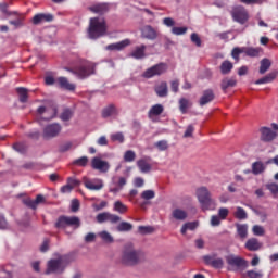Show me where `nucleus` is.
I'll return each mask as SVG.
<instances>
[{
  "label": "nucleus",
  "mask_w": 278,
  "mask_h": 278,
  "mask_svg": "<svg viewBox=\"0 0 278 278\" xmlns=\"http://www.w3.org/2000/svg\"><path fill=\"white\" fill-rule=\"evenodd\" d=\"M147 261L146 253L142 250L136 249L132 243L125 245L122 254V263L128 267H135L143 264Z\"/></svg>",
  "instance_id": "1"
},
{
  "label": "nucleus",
  "mask_w": 278,
  "mask_h": 278,
  "mask_svg": "<svg viewBox=\"0 0 278 278\" xmlns=\"http://www.w3.org/2000/svg\"><path fill=\"white\" fill-rule=\"evenodd\" d=\"M65 70L76 75L79 79H86L96 74V64L90 61H85L76 67H66Z\"/></svg>",
  "instance_id": "2"
},
{
  "label": "nucleus",
  "mask_w": 278,
  "mask_h": 278,
  "mask_svg": "<svg viewBox=\"0 0 278 278\" xmlns=\"http://www.w3.org/2000/svg\"><path fill=\"white\" fill-rule=\"evenodd\" d=\"M106 23L104 18L93 17L90 20L88 36L90 39H98L105 35Z\"/></svg>",
  "instance_id": "3"
},
{
  "label": "nucleus",
  "mask_w": 278,
  "mask_h": 278,
  "mask_svg": "<svg viewBox=\"0 0 278 278\" xmlns=\"http://www.w3.org/2000/svg\"><path fill=\"white\" fill-rule=\"evenodd\" d=\"M197 195L203 211H214L216 208V201L212 199V194L206 187L198 188Z\"/></svg>",
  "instance_id": "4"
},
{
  "label": "nucleus",
  "mask_w": 278,
  "mask_h": 278,
  "mask_svg": "<svg viewBox=\"0 0 278 278\" xmlns=\"http://www.w3.org/2000/svg\"><path fill=\"white\" fill-rule=\"evenodd\" d=\"M197 195L203 211H214L216 208V201L212 199V194L206 187L198 188Z\"/></svg>",
  "instance_id": "5"
},
{
  "label": "nucleus",
  "mask_w": 278,
  "mask_h": 278,
  "mask_svg": "<svg viewBox=\"0 0 278 278\" xmlns=\"http://www.w3.org/2000/svg\"><path fill=\"white\" fill-rule=\"evenodd\" d=\"M67 266L66 260L64 257L52 258L47 264L46 275H61L65 271Z\"/></svg>",
  "instance_id": "6"
},
{
  "label": "nucleus",
  "mask_w": 278,
  "mask_h": 278,
  "mask_svg": "<svg viewBox=\"0 0 278 278\" xmlns=\"http://www.w3.org/2000/svg\"><path fill=\"white\" fill-rule=\"evenodd\" d=\"M81 225L80 218L77 216H60L55 223L56 229H65L72 227L78 229Z\"/></svg>",
  "instance_id": "7"
},
{
  "label": "nucleus",
  "mask_w": 278,
  "mask_h": 278,
  "mask_svg": "<svg viewBox=\"0 0 278 278\" xmlns=\"http://www.w3.org/2000/svg\"><path fill=\"white\" fill-rule=\"evenodd\" d=\"M226 263L232 267V271L244 270L249 267V262L243 257L233 254L226 256Z\"/></svg>",
  "instance_id": "8"
},
{
  "label": "nucleus",
  "mask_w": 278,
  "mask_h": 278,
  "mask_svg": "<svg viewBox=\"0 0 278 278\" xmlns=\"http://www.w3.org/2000/svg\"><path fill=\"white\" fill-rule=\"evenodd\" d=\"M230 14L232 15V20L241 25L249 21V13L242 5L235 7Z\"/></svg>",
  "instance_id": "9"
},
{
  "label": "nucleus",
  "mask_w": 278,
  "mask_h": 278,
  "mask_svg": "<svg viewBox=\"0 0 278 278\" xmlns=\"http://www.w3.org/2000/svg\"><path fill=\"white\" fill-rule=\"evenodd\" d=\"M260 140L262 142H273L278 137V132L274 131L271 128L263 126L258 129Z\"/></svg>",
  "instance_id": "10"
},
{
  "label": "nucleus",
  "mask_w": 278,
  "mask_h": 278,
  "mask_svg": "<svg viewBox=\"0 0 278 278\" xmlns=\"http://www.w3.org/2000/svg\"><path fill=\"white\" fill-rule=\"evenodd\" d=\"M62 131V126L59 123L50 124L43 129V138L50 140V138H56Z\"/></svg>",
  "instance_id": "11"
},
{
  "label": "nucleus",
  "mask_w": 278,
  "mask_h": 278,
  "mask_svg": "<svg viewBox=\"0 0 278 278\" xmlns=\"http://www.w3.org/2000/svg\"><path fill=\"white\" fill-rule=\"evenodd\" d=\"M166 71H167V65L165 63H159V64L148 68L144 72L143 77L152 78L154 76H160V75L164 74Z\"/></svg>",
  "instance_id": "12"
},
{
  "label": "nucleus",
  "mask_w": 278,
  "mask_h": 278,
  "mask_svg": "<svg viewBox=\"0 0 278 278\" xmlns=\"http://www.w3.org/2000/svg\"><path fill=\"white\" fill-rule=\"evenodd\" d=\"M91 166L93 170H98L99 173H109L111 165L108 161H103L101 157L96 156L91 161Z\"/></svg>",
  "instance_id": "13"
},
{
  "label": "nucleus",
  "mask_w": 278,
  "mask_h": 278,
  "mask_svg": "<svg viewBox=\"0 0 278 278\" xmlns=\"http://www.w3.org/2000/svg\"><path fill=\"white\" fill-rule=\"evenodd\" d=\"M202 260L204 261V264H206V266H211L215 269H223L224 267V261L223 258H216V254L213 255H204L202 257Z\"/></svg>",
  "instance_id": "14"
},
{
  "label": "nucleus",
  "mask_w": 278,
  "mask_h": 278,
  "mask_svg": "<svg viewBox=\"0 0 278 278\" xmlns=\"http://www.w3.org/2000/svg\"><path fill=\"white\" fill-rule=\"evenodd\" d=\"M97 222L99 224H104L106 222H110L111 224H117L121 222V217L118 215L104 212V213L98 214Z\"/></svg>",
  "instance_id": "15"
},
{
  "label": "nucleus",
  "mask_w": 278,
  "mask_h": 278,
  "mask_svg": "<svg viewBox=\"0 0 278 278\" xmlns=\"http://www.w3.org/2000/svg\"><path fill=\"white\" fill-rule=\"evenodd\" d=\"M45 202H46V199L42 194H38L36 197V200H33L30 198H26L23 200V204L34 211L37 210L38 205L43 204Z\"/></svg>",
  "instance_id": "16"
},
{
  "label": "nucleus",
  "mask_w": 278,
  "mask_h": 278,
  "mask_svg": "<svg viewBox=\"0 0 278 278\" xmlns=\"http://www.w3.org/2000/svg\"><path fill=\"white\" fill-rule=\"evenodd\" d=\"M85 187L90 191H100L103 189L104 184L101 179H87L85 180Z\"/></svg>",
  "instance_id": "17"
},
{
  "label": "nucleus",
  "mask_w": 278,
  "mask_h": 278,
  "mask_svg": "<svg viewBox=\"0 0 278 278\" xmlns=\"http://www.w3.org/2000/svg\"><path fill=\"white\" fill-rule=\"evenodd\" d=\"M38 114H48V116L45 117V121H52V118H55L58 114V109L56 106H51L49 109L46 106H39Z\"/></svg>",
  "instance_id": "18"
},
{
  "label": "nucleus",
  "mask_w": 278,
  "mask_h": 278,
  "mask_svg": "<svg viewBox=\"0 0 278 278\" xmlns=\"http://www.w3.org/2000/svg\"><path fill=\"white\" fill-rule=\"evenodd\" d=\"M215 99V93L212 89H206L202 92V97H200V106L203 108L207 105V103H212Z\"/></svg>",
  "instance_id": "19"
},
{
  "label": "nucleus",
  "mask_w": 278,
  "mask_h": 278,
  "mask_svg": "<svg viewBox=\"0 0 278 278\" xmlns=\"http://www.w3.org/2000/svg\"><path fill=\"white\" fill-rule=\"evenodd\" d=\"M141 34L148 40H155L157 38V31L151 25L144 26L141 29Z\"/></svg>",
  "instance_id": "20"
},
{
  "label": "nucleus",
  "mask_w": 278,
  "mask_h": 278,
  "mask_svg": "<svg viewBox=\"0 0 278 278\" xmlns=\"http://www.w3.org/2000/svg\"><path fill=\"white\" fill-rule=\"evenodd\" d=\"M244 248L250 252H256L262 249V244L256 238H250L247 240Z\"/></svg>",
  "instance_id": "21"
},
{
  "label": "nucleus",
  "mask_w": 278,
  "mask_h": 278,
  "mask_svg": "<svg viewBox=\"0 0 278 278\" xmlns=\"http://www.w3.org/2000/svg\"><path fill=\"white\" fill-rule=\"evenodd\" d=\"M56 83L60 86V88L65 89L67 91H75L76 89V85L70 83V80L64 76L59 77L56 79Z\"/></svg>",
  "instance_id": "22"
},
{
  "label": "nucleus",
  "mask_w": 278,
  "mask_h": 278,
  "mask_svg": "<svg viewBox=\"0 0 278 278\" xmlns=\"http://www.w3.org/2000/svg\"><path fill=\"white\" fill-rule=\"evenodd\" d=\"M277 76H278V70H275L268 73L266 76L255 80L254 84L256 85L268 84L274 81L277 78Z\"/></svg>",
  "instance_id": "23"
},
{
  "label": "nucleus",
  "mask_w": 278,
  "mask_h": 278,
  "mask_svg": "<svg viewBox=\"0 0 278 278\" xmlns=\"http://www.w3.org/2000/svg\"><path fill=\"white\" fill-rule=\"evenodd\" d=\"M54 20V16L50 13L46 14V13H40V14H37L34 16L33 18V23L35 25H38L40 23H43V22H52Z\"/></svg>",
  "instance_id": "24"
},
{
  "label": "nucleus",
  "mask_w": 278,
  "mask_h": 278,
  "mask_svg": "<svg viewBox=\"0 0 278 278\" xmlns=\"http://www.w3.org/2000/svg\"><path fill=\"white\" fill-rule=\"evenodd\" d=\"M265 170H266V165L261 161H256L251 165L252 175H262L263 173H265Z\"/></svg>",
  "instance_id": "25"
},
{
  "label": "nucleus",
  "mask_w": 278,
  "mask_h": 278,
  "mask_svg": "<svg viewBox=\"0 0 278 278\" xmlns=\"http://www.w3.org/2000/svg\"><path fill=\"white\" fill-rule=\"evenodd\" d=\"M164 112V106L162 104H154L152 108H150V111H148V118L152 119L154 116H161Z\"/></svg>",
  "instance_id": "26"
},
{
  "label": "nucleus",
  "mask_w": 278,
  "mask_h": 278,
  "mask_svg": "<svg viewBox=\"0 0 278 278\" xmlns=\"http://www.w3.org/2000/svg\"><path fill=\"white\" fill-rule=\"evenodd\" d=\"M90 11L98 14H104L110 10V7L108 3H98L89 8Z\"/></svg>",
  "instance_id": "27"
},
{
  "label": "nucleus",
  "mask_w": 278,
  "mask_h": 278,
  "mask_svg": "<svg viewBox=\"0 0 278 278\" xmlns=\"http://www.w3.org/2000/svg\"><path fill=\"white\" fill-rule=\"evenodd\" d=\"M131 42L129 39H125L121 42H116V43H112V45H109L106 47L108 50H111V51H114V50H123L124 48H126L127 46H129Z\"/></svg>",
  "instance_id": "28"
},
{
  "label": "nucleus",
  "mask_w": 278,
  "mask_h": 278,
  "mask_svg": "<svg viewBox=\"0 0 278 278\" xmlns=\"http://www.w3.org/2000/svg\"><path fill=\"white\" fill-rule=\"evenodd\" d=\"M154 91L156 92V96H159V97H166L168 94L167 83L163 81V83L159 84V86H156L154 88Z\"/></svg>",
  "instance_id": "29"
},
{
  "label": "nucleus",
  "mask_w": 278,
  "mask_h": 278,
  "mask_svg": "<svg viewBox=\"0 0 278 278\" xmlns=\"http://www.w3.org/2000/svg\"><path fill=\"white\" fill-rule=\"evenodd\" d=\"M146 50L147 47L144 45L136 47V49L131 52L130 56L137 60L143 59L146 56Z\"/></svg>",
  "instance_id": "30"
},
{
  "label": "nucleus",
  "mask_w": 278,
  "mask_h": 278,
  "mask_svg": "<svg viewBox=\"0 0 278 278\" xmlns=\"http://www.w3.org/2000/svg\"><path fill=\"white\" fill-rule=\"evenodd\" d=\"M172 217L178 222H185L188 217V214L181 208H176L174 212H172Z\"/></svg>",
  "instance_id": "31"
},
{
  "label": "nucleus",
  "mask_w": 278,
  "mask_h": 278,
  "mask_svg": "<svg viewBox=\"0 0 278 278\" xmlns=\"http://www.w3.org/2000/svg\"><path fill=\"white\" fill-rule=\"evenodd\" d=\"M198 223L197 222H189V223H185V225H182V228H180V233L182 236H186L187 231H194L198 228Z\"/></svg>",
  "instance_id": "32"
},
{
  "label": "nucleus",
  "mask_w": 278,
  "mask_h": 278,
  "mask_svg": "<svg viewBox=\"0 0 278 278\" xmlns=\"http://www.w3.org/2000/svg\"><path fill=\"white\" fill-rule=\"evenodd\" d=\"M270 66H271V61L267 58H264L260 62L258 73L261 75L265 74L270 68Z\"/></svg>",
  "instance_id": "33"
},
{
  "label": "nucleus",
  "mask_w": 278,
  "mask_h": 278,
  "mask_svg": "<svg viewBox=\"0 0 278 278\" xmlns=\"http://www.w3.org/2000/svg\"><path fill=\"white\" fill-rule=\"evenodd\" d=\"M178 105L180 108V113L187 114L189 108L192 105V103L186 99V98H180V101H178Z\"/></svg>",
  "instance_id": "34"
},
{
  "label": "nucleus",
  "mask_w": 278,
  "mask_h": 278,
  "mask_svg": "<svg viewBox=\"0 0 278 278\" xmlns=\"http://www.w3.org/2000/svg\"><path fill=\"white\" fill-rule=\"evenodd\" d=\"M138 167L140 168L141 173H150L151 165L148 162V159H141L137 163Z\"/></svg>",
  "instance_id": "35"
},
{
  "label": "nucleus",
  "mask_w": 278,
  "mask_h": 278,
  "mask_svg": "<svg viewBox=\"0 0 278 278\" xmlns=\"http://www.w3.org/2000/svg\"><path fill=\"white\" fill-rule=\"evenodd\" d=\"M261 49L253 47H243V53L251 58H257L260 55Z\"/></svg>",
  "instance_id": "36"
},
{
  "label": "nucleus",
  "mask_w": 278,
  "mask_h": 278,
  "mask_svg": "<svg viewBox=\"0 0 278 278\" xmlns=\"http://www.w3.org/2000/svg\"><path fill=\"white\" fill-rule=\"evenodd\" d=\"M134 229L132 224L128 222H122L117 227L116 230L118 232H130Z\"/></svg>",
  "instance_id": "37"
},
{
  "label": "nucleus",
  "mask_w": 278,
  "mask_h": 278,
  "mask_svg": "<svg viewBox=\"0 0 278 278\" xmlns=\"http://www.w3.org/2000/svg\"><path fill=\"white\" fill-rule=\"evenodd\" d=\"M237 228V233L239 236L240 239H245L248 237V225L245 224H238L236 226Z\"/></svg>",
  "instance_id": "38"
},
{
  "label": "nucleus",
  "mask_w": 278,
  "mask_h": 278,
  "mask_svg": "<svg viewBox=\"0 0 278 278\" xmlns=\"http://www.w3.org/2000/svg\"><path fill=\"white\" fill-rule=\"evenodd\" d=\"M233 216L238 220H245L248 218V214H247L245 210L241 206L236 207V212H235Z\"/></svg>",
  "instance_id": "39"
},
{
  "label": "nucleus",
  "mask_w": 278,
  "mask_h": 278,
  "mask_svg": "<svg viewBox=\"0 0 278 278\" xmlns=\"http://www.w3.org/2000/svg\"><path fill=\"white\" fill-rule=\"evenodd\" d=\"M236 85H237L236 79H233V78H224V80H222V90H224V92H226L228 88L235 87Z\"/></svg>",
  "instance_id": "40"
},
{
  "label": "nucleus",
  "mask_w": 278,
  "mask_h": 278,
  "mask_svg": "<svg viewBox=\"0 0 278 278\" xmlns=\"http://www.w3.org/2000/svg\"><path fill=\"white\" fill-rule=\"evenodd\" d=\"M232 68H233V64L228 60L222 62V66H219V70L224 75L229 74L232 71Z\"/></svg>",
  "instance_id": "41"
},
{
  "label": "nucleus",
  "mask_w": 278,
  "mask_h": 278,
  "mask_svg": "<svg viewBox=\"0 0 278 278\" xmlns=\"http://www.w3.org/2000/svg\"><path fill=\"white\" fill-rule=\"evenodd\" d=\"M17 93L20 94V101L21 103H27L28 101V91L24 87H18L16 89Z\"/></svg>",
  "instance_id": "42"
},
{
  "label": "nucleus",
  "mask_w": 278,
  "mask_h": 278,
  "mask_svg": "<svg viewBox=\"0 0 278 278\" xmlns=\"http://www.w3.org/2000/svg\"><path fill=\"white\" fill-rule=\"evenodd\" d=\"M99 237L102 239V241L106 244H112L114 243V238L112 235L108 231H101L99 232Z\"/></svg>",
  "instance_id": "43"
},
{
  "label": "nucleus",
  "mask_w": 278,
  "mask_h": 278,
  "mask_svg": "<svg viewBox=\"0 0 278 278\" xmlns=\"http://www.w3.org/2000/svg\"><path fill=\"white\" fill-rule=\"evenodd\" d=\"M113 114H116V108L114 104L106 106L102 112L103 118H109L110 116H113Z\"/></svg>",
  "instance_id": "44"
},
{
  "label": "nucleus",
  "mask_w": 278,
  "mask_h": 278,
  "mask_svg": "<svg viewBox=\"0 0 278 278\" xmlns=\"http://www.w3.org/2000/svg\"><path fill=\"white\" fill-rule=\"evenodd\" d=\"M74 113L71 109H65L62 114L60 115L61 121H63L64 123H67L68 121H71V118H73Z\"/></svg>",
  "instance_id": "45"
},
{
  "label": "nucleus",
  "mask_w": 278,
  "mask_h": 278,
  "mask_svg": "<svg viewBox=\"0 0 278 278\" xmlns=\"http://www.w3.org/2000/svg\"><path fill=\"white\" fill-rule=\"evenodd\" d=\"M138 231L142 236L152 235L155 231V228L152 226H139Z\"/></svg>",
  "instance_id": "46"
},
{
  "label": "nucleus",
  "mask_w": 278,
  "mask_h": 278,
  "mask_svg": "<svg viewBox=\"0 0 278 278\" xmlns=\"http://www.w3.org/2000/svg\"><path fill=\"white\" fill-rule=\"evenodd\" d=\"M114 211L119 214H126V212L128 211V207L121 201H116L114 204Z\"/></svg>",
  "instance_id": "47"
},
{
  "label": "nucleus",
  "mask_w": 278,
  "mask_h": 278,
  "mask_svg": "<svg viewBox=\"0 0 278 278\" xmlns=\"http://www.w3.org/2000/svg\"><path fill=\"white\" fill-rule=\"evenodd\" d=\"M252 233L253 236H256V237H263L265 235V229L263 226L254 225L252 227Z\"/></svg>",
  "instance_id": "48"
},
{
  "label": "nucleus",
  "mask_w": 278,
  "mask_h": 278,
  "mask_svg": "<svg viewBox=\"0 0 278 278\" xmlns=\"http://www.w3.org/2000/svg\"><path fill=\"white\" fill-rule=\"evenodd\" d=\"M111 140L112 142H119L121 144H123V142H125V137L123 132H115L111 135Z\"/></svg>",
  "instance_id": "49"
},
{
  "label": "nucleus",
  "mask_w": 278,
  "mask_h": 278,
  "mask_svg": "<svg viewBox=\"0 0 278 278\" xmlns=\"http://www.w3.org/2000/svg\"><path fill=\"white\" fill-rule=\"evenodd\" d=\"M141 199L144 201H150L155 199V192L153 190H144L141 194Z\"/></svg>",
  "instance_id": "50"
},
{
  "label": "nucleus",
  "mask_w": 278,
  "mask_h": 278,
  "mask_svg": "<svg viewBox=\"0 0 278 278\" xmlns=\"http://www.w3.org/2000/svg\"><path fill=\"white\" fill-rule=\"evenodd\" d=\"M88 162H89V159H88L87 156H81V157H79V159H76V160L73 162V164H74L75 166H83V167H85V166H87Z\"/></svg>",
  "instance_id": "51"
},
{
  "label": "nucleus",
  "mask_w": 278,
  "mask_h": 278,
  "mask_svg": "<svg viewBox=\"0 0 278 278\" xmlns=\"http://www.w3.org/2000/svg\"><path fill=\"white\" fill-rule=\"evenodd\" d=\"M245 276L248 278H263L264 274L262 271L256 270H247Z\"/></svg>",
  "instance_id": "52"
},
{
  "label": "nucleus",
  "mask_w": 278,
  "mask_h": 278,
  "mask_svg": "<svg viewBox=\"0 0 278 278\" xmlns=\"http://www.w3.org/2000/svg\"><path fill=\"white\" fill-rule=\"evenodd\" d=\"M154 147L157 148L159 151H167L168 143L166 140H161V141H156V143H154Z\"/></svg>",
  "instance_id": "53"
},
{
  "label": "nucleus",
  "mask_w": 278,
  "mask_h": 278,
  "mask_svg": "<svg viewBox=\"0 0 278 278\" xmlns=\"http://www.w3.org/2000/svg\"><path fill=\"white\" fill-rule=\"evenodd\" d=\"M241 53H244V47H242V48H238V47L233 48L232 49V59H235L236 61H239Z\"/></svg>",
  "instance_id": "54"
},
{
  "label": "nucleus",
  "mask_w": 278,
  "mask_h": 278,
  "mask_svg": "<svg viewBox=\"0 0 278 278\" xmlns=\"http://www.w3.org/2000/svg\"><path fill=\"white\" fill-rule=\"evenodd\" d=\"M125 162H135L136 160V153L132 150L126 151L124 155Z\"/></svg>",
  "instance_id": "55"
},
{
  "label": "nucleus",
  "mask_w": 278,
  "mask_h": 278,
  "mask_svg": "<svg viewBox=\"0 0 278 278\" xmlns=\"http://www.w3.org/2000/svg\"><path fill=\"white\" fill-rule=\"evenodd\" d=\"M188 31L187 27H172V34L176 36L185 35Z\"/></svg>",
  "instance_id": "56"
},
{
  "label": "nucleus",
  "mask_w": 278,
  "mask_h": 278,
  "mask_svg": "<svg viewBox=\"0 0 278 278\" xmlns=\"http://www.w3.org/2000/svg\"><path fill=\"white\" fill-rule=\"evenodd\" d=\"M13 149L17 153H26L27 151V147L25 146V143H14Z\"/></svg>",
  "instance_id": "57"
},
{
  "label": "nucleus",
  "mask_w": 278,
  "mask_h": 278,
  "mask_svg": "<svg viewBox=\"0 0 278 278\" xmlns=\"http://www.w3.org/2000/svg\"><path fill=\"white\" fill-rule=\"evenodd\" d=\"M266 189L271 193V194H278V185L276 182H270L266 185Z\"/></svg>",
  "instance_id": "58"
},
{
  "label": "nucleus",
  "mask_w": 278,
  "mask_h": 278,
  "mask_svg": "<svg viewBox=\"0 0 278 278\" xmlns=\"http://www.w3.org/2000/svg\"><path fill=\"white\" fill-rule=\"evenodd\" d=\"M217 216L220 217L222 220H226L227 217L229 216V210L226 208V207L219 208V212H218V215H217Z\"/></svg>",
  "instance_id": "59"
},
{
  "label": "nucleus",
  "mask_w": 278,
  "mask_h": 278,
  "mask_svg": "<svg viewBox=\"0 0 278 278\" xmlns=\"http://www.w3.org/2000/svg\"><path fill=\"white\" fill-rule=\"evenodd\" d=\"M194 132V126L191 124L187 126V130H185V135H182V138H192Z\"/></svg>",
  "instance_id": "60"
},
{
  "label": "nucleus",
  "mask_w": 278,
  "mask_h": 278,
  "mask_svg": "<svg viewBox=\"0 0 278 278\" xmlns=\"http://www.w3.org/2000/svg\"><path fill=\"white\" fill-rule=\"evenodd\" d=\"M222 218L218 215L211 216V226L212 227H219Z\"/></svg>",
  "instance_id": "61"
},
{
  "label": "nucleus",
  "mask_w": 278,
  "mask_h": 278,
  "mask_svg": "<svg viewBox=\"0 0 278 278\" xmlns=\"http://www.w3.org/2000/svg\"><path fill=\"white\" fill-rule=\"evenodd\" d=\"M191 42L195 43L198 47L202 46V40L197 33L191 34Z\"/></svg>",
  "instance_id": "62"
},
{
  "label": "nucleus",
  "mask_w": 278,
  "mask_h": 278,
  "mask_svg": "<svg viewBox=\"0 0 278 278\" xmlns=\"http://www.w3.org/2000/svg\"><path fill=\"white\" fill-rule=\"evenodd\" d=\"M79 207H80V202L77 199H74L71 205L72 212L77 213L79 211Z\"/></svg>",
  "instance_id": "63"
},
{
  "label": "nucleus",
  "mask_w": 278,
  "mask_h": 278,
  "mask_svg": "<svg viewBox=\"0 0 278 278\" xmlns=\"http://www.w3.org/2000/svg\"><path fill=\"white\" fill-rule=\"evenodd\" d=\"M45 83L48 86H52V85H54L56 83V80H55V78L52 75H47L45 77Z\"/></svg>",
  "instance_id": "64"
}]
</instances>
